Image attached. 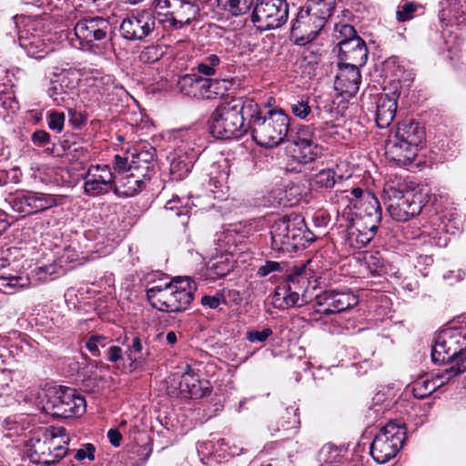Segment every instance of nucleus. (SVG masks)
I'll return each mask as SVG.
<instances>
[{
    "label": "nucleus",
    "mask_w": 466,
    "mask_h": 466,
    "mask_svg": "<svg viewBox=\"0 0 466 466\" xmlns=\"http://www.w3.org/2000/svg\"><path fill=\"white\" fill-rule=\"evenodd\" d=\"M339 66H362L368 58V49L361 38L341 39L339 43Z\"/></svg>",
    "instance_id": "18"
},
{
    "label": "nucleus",
    "mask_w": 466,
    "mask_h": 466,
    "mask_svg": "<svg viewBox=\"0 0 466 466\" xmlns=\"http://www.w3.org/2000/svg\"><path fill=\"white\" fill-rule=\"evenodd\" d=\"M290 110L295 116L300 119L306 118L311 111L309 105V97H301L300 99L295 100L290 104Z\"/></svg>",
    "instance_id": "44"
},
{
    "label": "nucleus",
    "mask_w": 466,
    "mask_h": 466,
    "mask_svg": "<svg viewBox=\"0 0 466 466\" xmlns=\"http://www.w3.org/2000/svg\"><path fill=\"white\" fill-rule=\"evenodd\" d=\"M105 352L106 354L107 360L111 362H116L123 358L121 348L116 345H108Z\"/></svg>",
    "instance_id": "53"
},
{
    "label": "nucleus",
    "mask_w": 466,
    "mask_h": 466,
    "mask_svg": "<svg viewBox=\"0 0 466 466\" xmlns=\"http://www.w3.org/2000/svg\"><path fill=\"white\" fill-rule=\"evenodd\" d=\"M289 117L281 109L268 110L251 122L252 137L258 145L274 147L288 136Z\"/></svg>",
    "instance_id": "4"
},
{
    "label": "nucleus",
    "mask_w": 466,
    "mask_h": 466,
    "mask_svg": "<svg viewBox=\"0 0 466 466\" xmlns=\"http://www.w3.org/2000/svg\"><path fill=\"white\" fill-rule=\"evenodd\" d=\"M198 73L204 76H213L215 74V68L208 65L206 61L198 65Z\"/></svg>",
    "instance_id": "62"
},
{
    "label": "nucleus",
    "mask_w": 466,
    "mask_h": 466,
    "mask_svg": "<svg viewBox=\"0 0 466 466\" xmlns=\"http://www.w3.org/2000/svg\"><path fill=\"white\" fill-rule=\"evenodd\" d=\"M84 193L89 197L115 193L116 176L108 165H91L85 175Z\"/></svg>",
    "instance_id": "14"
},
{
    "label": "nucleus",
    "mask_w": 466,
    "mask_h": 466,
    "mask_svg": "<svg viewBox=\"0 0 466 466\" xmlns=\"http://www.w3.org/2000/svg\"><path fill=\"white\" fill-rule=\"evenodd\" d=\"M310 261L295 266L287 276V286L278 289L274 295V303L279 308L300 307L307 302L299 297V291L307 287L313 270L309 268Z\"/></svg>",
    "instance_id": "8"
},
{
    "label": "nucleus",
    "mask_w": 466,
    "mask_h": 466,
    "mask_svg": "<svg viewBox=\"0 0 466 466\" xmlns=\"http://www.w3.org/2000/svg\"><path fill=\"white\" fill-rule=\"evenodd\" d=\"M272 333L270 328H265L262 330H250L247 332L246 339L251 343L265 342Z\"/></svg>",
    "instance_id": "47"
},
{
    "label": "nucleus",
    "mask_w": 466,
    "mask_h": 466,
    "mask_svg": "<svg viewBox=\"0 0 466 466\" xmlns=\"http://www.w3.org/2000/svg\"><path fill=\"white\" fill-rule=\"evenodd\" d=\"M21 180V172L18 168H13L9 171L0 170V187L9 183L17 184Z\"/></svg>",
    "instance_id": "46"
},
{
    "label": "nucleus",
    "mask_w": 466,
    "mask_h": 466,
    "mask_svg": "<svg viewBox=\"0 0 466 466\" xmlns=\"http://www.w3.org/2000/svg\"><path fill=\"white\" fill-rule=\"evenodd\" d=\"M397 111V99L387 94L380 95L377 99L376 123L380 128L390 125Z\"/></svg>",
    "instance_id": "26"
},
{
    "label": "nucleus",
    "mask_w": 466,
    "mask_h": 466,
    "mask_svg": "<svg viewBox=\"0 0 466 466\" xmlns=\"http://www.w3.org/2000/svg\"><path fill=\"white\" fill-rule=\"evenodd\" d=\"M358 298L350 292L325 290L316 296V312L329 315L344 311L358 304Z\"/></svg>",
    "instance_id": "16"
},
{
    "label": "nucleus",
    "mask_w": 466,
    "mask_h": 466,
    "mask_svg": "<svg viewBox=\"0 0 466 466\" xmlns=\"http://www.w3.org/2000/svg\"><path fill=\"white\" fill-rule=\"evenodd\" d=\"M206 78L198 75H185L177 81L179 91L185 96L204 99Z\"/></svg>",
    "instance_id": "28"
},
{
    "label": "nucleus",
    "mask_w": 466,
    "mask_h": 466,
    "mask_svg": "<svg viewBox=\"0 0 466 466\" xmlns=\"http://www.w3.org/2000/svg\"><path fill=\"white\" fill-rule=\"evenodd\" d=\"M377 228L378 227H370L367 222L350 218L347 242L353 248H362L372 239Z\"/></svg>",
    "instance_id": "22"
},
{
    "label": "nucleus",
    "mask_w": 466,
    "mask_h": 466,
    "mask_svg": "<svg viewBox=\"0 0 466 466\" xmlns=\"http://www.w3.org/2000/svg\"><path fill=\"white\" fill-rule=\"evenodd\" d=\"M198 379L190 372H185L179 381V389L182 392L190 394L191 396H198Z\"/></svg>",
    "instance_id": "41"
},
{
    "label": "nucleus",
    "mask_w": 466,
    "mask_h": 466,
    "mask_svg": "<svg viewBox=\"0 0 466 466\" xmlns=\"http://www.w3.org/2000/svg\"><path fill=\"white\" fill-rule=\"evenodd\" d=\"M128 350V358L134 361L142 362L148 356L147 350L145 353L143 352V344L138 337L132 339Z\"/></svg>",
    "instance_id": "43"
},
{
    "label": "nucleus",
    "mask_w": 466,
    "mask_h": 466,
    "mask_svg": "<svg viewBox=\"0 0 466 466\" xmlns=\"http://www.w3.org/2000/svg\"><path fill=\"white\" fill-rule=\"evenodd\" d=\"M293 157L299 162H309L315 159L319 153V148L310 138L306 129H300L292 140Z\"/></svg>",
    "instance_id": "23"
},
{
    "label": "nucleus",
    "mask_w": 466,
    "mask_h": 466,
    "mask_svg": "<svg viewBox=\"0 0 466 466\" xmlns=\"http://www.w3.org/2000/svg\"><path fill=\"white\" fill-rule=\"evenodd\" d=\"M162 54L157 46H150L141 51L138 59L142 64H152L159 60Z\"/></svg>",
    "instance_id": "45"
},
{
    "label": "nucleus",
    "mask_w": 466,
    "mask_h": 466,
    "mask_svg": "<svg viewBox=\"0 0 466 466\" xmlns=\"http://www.w3.org/2000/svg\"><path fill=\"white\" fill-rule=\"evenodd\" d=\"M205 61L215 68L219 64V57L217 55H210L208 56Z\"/></svg>",
    "instance_id": "64"
},
{
    "label": "nucleus",
    "mask_w": 466,
    "mask_h": 466,
    "mask_svg": "<svg viewBox=\"0 0 466 466\" xmlns=\"http://www.w3.org/2000/svg\"><path fill=\"white\" fill-rule=\"evenodd\" d=\"M232 269L230 262L222 258L215 262H209L208 264V276L210 278H221L226 276Z\"/></svg>",
    "instance_id": "39"
},
{
    "label": "nucleus",
    "mask_w": 466,
    "mask_h": 466,
    "mask_svg": "<svg viewBox=\"0 0 466 466\" xmlns=\"http://www.w3.org/2000/svg\"><path fill=\"white\" fill-rule=\"evenodd\" d=\"M95 447L92 444H85L82 448L76 451L75 458L78 461L85 459L94 460Z\"/></svg>",
    "instance_id": "50"
},
{
    "label": "nucleus",
    "mask_w": 466,
    "mask_h": 466,
    "mask_svg": "<svg viewBox=\"0 0 466 466\" xmlns=\"http://www.w3.org/2000/svg\"><path fill=\"white\" fill-rule=\"evenodd\" d=\"M157 10H166L158 20L168 29H181L194 21L199 14L198 5L190 0H155Z\"/></svg>",
    "instance_id": "10"
},
{
    "label": "nucleus",
    "mask_w": 466,
    "mask_h": 466,
    "mask_svg": "<svg viewBox=\"0 0 466 466\" xmlns=\"http://www.w3.org/2000/svg\"><path fill=\"white\" fill-rule=\"evenodd\" d=\"M232 102H238L240 104L239 115L244 117L246 115L249 117V124L251 125L252 120L258 116H263L262 113L258 110V106L252 99H245L242 98H232Z\"/></svg>",
    "instance_id": "38"
},
{
    "label": "nucleus",
    "mask_w": 466,
    "mask_h": 466,
    "mask_svg": "<svg viewBox=\"0 0 466 466\" xmlns=\"http://www.w3.org/2000/svg\"><path fill=\"white\" fill-rule=\"evenodd\" d=\"M339 34L342 39L360 38L358 35H356L354 27L350 25H340Z\"/></svg>",
    "instance_id": "58"
},
{
    "label": "nucleus",
    "mask_w": 466,
    "mask_h": 466,
    "mask_svg": "<svg viewBox=\"0 0 466 466\" xmlns=\"http://www.w3.org/2000/svg\"><path fill=\"white\" fill-rule=\"evenodd\" d=\"M431 358L434 362H451L449 368L437 372V380H451L466 371V329L440 335L432 347Z\"/></svg>",
    "instance_id": "1"
},
{
    "label": "nucleus",
    "mask_w": 466,
    "mask_h": 466,
    "mask_svg": "<svg viewBox=\"0 0 466 466\" xmlns=\"http://www.w3.org/2000/svg\"><path fill=\"white\" fill-rule=\"evenodd\" d=\"M78 76L76 72L66 71L62 75L60 88L74 89L78 84Z\"/></svg>",
    "instance_id": "48"
},
{
    "label": "nucleus",
    "mask_w": 466,
    "mask_h": 466,
    "mask_svg": "<svg viewBox=\"0 0 466 466\" xmlns=\"http://www.w3.org/2000/svg\"><path fill=\"white\" fill-rule=\"evenodd\" d=\"M4 278L6 279L5 277ZM7 279L10 280L9 285L13 287L18 286L21 288H25L29 285L28 279H24L22 277H9Z\"/></svg>",
    "instance_id": "63"
},
{
    "label": "nucleus",
    "mask_w": 466,
    "mask_h": 466,
    "mask_svg": "<svg viewBox=\"0 0 466 466\" xmlns=\"http://www.w3.org/2000/svg\"><path fill=\"white\" fill-rule=\"evenodd\" d=\"M43 438L50 446L52 452L61 460L67 452L69 438L66 436V429L63 427H50L43 434Z\"/></svg>",
    "instance_id": "27"
},
{
    "label": "nucleus",
    "mask_w": 466,
    "mask_h": 466,
    "mask_svg": "<svg viewBox=\"0 0 466 466\" xmlns=\"http://www.w3.org/2000/svg\"><path fill=\"white\" fill-rule=\"evenodd\" d=\"M342 179L341 175H337L331 168L322 169L314 176L313 185L319 188L329 189Z\"/></svg>",
    "instance_id": "34"
},
{
    "label": "nucleus",
    "mask_w": 466,
    "mask_h": 466,
    "mask_svg": "<svg viewBox=\"0 0 466 466\" xmlns=\"http://www.w3.org/2000/svg\"><path fill=\"white\" fill-rule=\"evenodd\" d=\"M406 431L402 425L389 422L374 437L370 445V455L378 463L383 464L394 458L405 440Z\"/></svg>",
    "instance_id": "9"
},
{
    "label": "nucleus",
    "mask_w": 466,
    "mask_h": 466,
    "mask_svg": "<svg viewBox=\"0 0 466 466\" xmlns=\"http://www.w3.org/2000/svg\"><path fill=\"white\" fill-rule=\"evenodd\" d=\"M196 286L189 278H178L165 286H153L147 290V299L160 311L184 310L193 300Z\"/></svg>",
    "instance_id": "3"
},
{
    "label": "nucleus",
    "mask_w": 466,
    "mask_h": 466,
    "mask_svg": "<svg viewBox=\"0 0 466 466\" xmlns=\"http://www.w3.org/2000/svg\"><path fill=\"white\" fill-rule=\"evenodd\" d=\"M254 0H218V6L233 15L246 14L253 5Z\"/></svg>",
    "instance_id": "35"
},
{
    "label": "nucleus",
    "mask_w": 466,
    "mask_h": 466,
    "mask_svg": "<svg viewBox=\"0 0 466 466\" xmlns=\"http://www.w3.org/2000/svg\"><path fill=\"white\" fill-rule=\"evenodd\" d=\"M9 204L15 212L28 216L55 207L57 201L52 195L25 192L11 196Z\"/></svg>",
    "instance_id": "15"
},
{
    "label": "nucleus",
    "mask_w": 466,
    "mask_h": 466,
    "mask_svg": "<svg viewBox=\"0 0 466 466\" xmlns=\"http://www.w3.org/2000/svg\"><path fill=\"white\" fill-rule=\"evenodd\" d=\"M448 381L449 380H446V379L437 380V373L431 377L428 375L422 376L412 383V393L414 397L423 399Z\"/></svg>",
    "instance_id": "30"
},
{
    "label": "nucleus",
    "mask_w": 466,
    "mask_h": 466,
    "mask_svg": "<svg viewBox=\"0 0 466 466\" xmlns=\"http://www.w3.org/2000/svg\"><path fill=\"white\" fill-rule=\"evenodd\" d=\"M63 89L64 88L59 87V85L56 84L48 90L50 97H52L54 102L58 106L61 105L65 100V97L62 96L61 93Z\"/></svg>",
    "instance_id": "57"
},
{
    "label": "nucleus",
    "mask_w": 466,
    "mask_h": 466,
    "mask_svg": "<svg viewBox=\"0 0 466 466\" xmlns=\"http://www.w3.org/2000/svg\"><path fill=\"white\" fill-rule=\"evenodd\" d=\"M395 137L403 141V143L410 145V154L411 152L419 151V147L424 140L425 132L419 123L406 120L399 125Z\"/></svg>",
    "instance_id": "24"
},
{
    "label": "nucleus",
    "mask_w": 466,
    "mask_h": 466,
    "mask_svg": "<svg viewBox=\"0 0 466 466\" xmlns=\"http://www.w3.org/2000/svg\"><path fill=\"white\" fill-rule=\"evenodd\" d=\"M385 154L390 161L397 163L398 166L404 167L415 159L418 151L411 152L410 155V145L403 143L394 136L387 141Z\"/></svg>",
    "instance_id": "25"
},
{
    "label": "nucleus",
    "mask_w": 466,
    "mask_h": 466,
    "mask_svg": "<svg viewBox=\"0 0 466 466\" xmlns=\"http://www.w3.org/2000/svg\"><path fill=\"white\" fill-rule=\"evenodd\" d=\"M238 102L225 101L214 110L210 118V131L221 139L239 137L246 132L244 117L239 115Z\"/></svg>",
    "instance_id": "7"
},
{
    "label": "nucleus",
    "mask_w": 466,
    "mask_h": 466,
    "mask_svg": "<svg viewBox=\"0 0 466 466\" xmlns=\"http://www.w3.org/2000/svg\"><path fill=\"white\" fill-rule=\"evenodd\" d=\"M166 210L176 211V216L183 218L181 219L182 224H186V218L188 217L191 208L187 203L182 204L179 198H174L167 202L165 206Z\"/></svg>",
    "instance_id": "42"
},
{
    "label": "nucleus",
    "mask_w": 466,
    "mask_h": 466,
    "mask_svg": "<svg viewBox=\"0 0 466 466\" xmlns=\"http://www.w3.org/2000/svg\"><path fill=\"white\" fill-rule=\"evenodd\" d=\"M231 85V82L227 79L206 78L204 99H215L225 96Z\"/></svg>",
    "instance_id": "32"
},
{
    "label": "nucleus",
    "mask_w": 466,
    "mask_h": 466,
    "mask_svg": "<svg viewBox=\"0 0 466 466\" xmlns=\"http://www.w3.org/2000/svg\"><path fill=\"white\" fill-rule=\"evenodd\" d=\"M107 437L109 439L110 443L115 447H118L120 445L122 436L117 430L110 429L107 432Z\"/></svg>",
    "instance_id": "61"
},
{
    "label": "nucleus",
    "mask_w": 466,
    "mask_h": 466,
    "mask_svg": "<svg viewBox=\"0 0 466 466\" xmlns=\"http://www.w3.org/2000/svg\"><path fill=\"white\" fill-rule=\"evenodd\" d=\"M111 339L104 335L93 334L86 341V347L89 352L94 356H100L101 350L106 349L110 343Z\"/></svg>",
    "instance_id": "37"
},
{
    "label": "nucleus",
    "mask_w": 466,
    "mask_h": 466,
    "mask_svg": "<svg viewBox=\"0 0 466 466\" xmlns=\"http://www.w3.org/2000/svg\"><path fill=\"white\" fill-rule=\"evenodd\" d=\"M109 24L106 19L93 17L83 19L75 26L76 36L84 43L91 44L106 37Z\"/></svg>",
    "instance_id": "20"
},
{
    "label": "nucleus",
    "mask_w": 466,
    "mask_h": 466,
    "mask_svg": "<svg viewBox=\"0 0 466 466\" xmlns=\"http://www.w3.org/2000/svg\"><path fill=\"white\" fill-rule=\"evenodd\" d=\"M280 269V264L276 261H267L264 265H262L258 270V274L261 277H265L271 272L279 271Z\"/></svg>",
    "instance_id": "55"
},
{
    "label": "nucleus",
    "mask_w": 466,
    "mask_h": 466,
    "mask_svg": "<svg viewBox=\"0 0 466 466\" xmlns=\"http://www.w3.org/2000/svg\"><path fill=\"white\" fill-rule=\"evenodd\" d=\"M222 302H225V300L219 294L215 296H204L201 299V303L209 309H217Z\"/></svg>",
    "instance_id": "52"
},
{
    "label": "nucleus",
    "mask_w": 466,
    "mask_h": 466,
    "mask_svg": "<svg viewBox=\"0 0 466 466\" xmlns=\"http://www.w3.org/2000/svg\"><path fill=\"white\" fill-rule=\"evenodd\" d=\"M289 17L286 0H257L251 21L259 30L276 29L283 25Z\"/></svg>",
    "instance_id": "12"
},
{
    "label": "nucleus",
    "mask_w": 466,
    "mask_h": 466,
    "mask_svg": "<svg viewBox=\"0 0 466 466\" xmlns=\"http://www.w3.org/2000/svg\"><path fill=\"white\" fill-rule=\"evenodd\" d=\"M43 273L48 275L49 279H53L54 278L52 277V275L56 273V267L53 265H48L39 268L36 271V276L39 280H45V278L42 277Z\"/></svg>",
    "instance_id": "60"
},
{
    "label": "nucleus",
    "mask_w": 466,
    "mask_h": 466,
    "mask_svg": "<svg viewBox=\"0 0 466 466\" xmlns=\"http://www.w3.org/2000/svg\"><path fill=\"white\" fill-rule=\"evenodd\" d=\"M368 270L372 275H381L385 272V265L382 257L378 251H367L363 258Z\"/></svg>",
    "instance_id": "36"
},
{
    "label": "nucleus",
    "mask_w": 466,
    "mask_h": 466,
    "mask_svg": "<svg viewBox=\"0 0 466 466\" xmlns=\"http://www.w3.org/2000/svg\"><path fill=\"white\" fill-rule=\"evenodd\" d=\"M334 86L342 96L352 97L357 94L361 80L359 66H339Z\"/></svg>",
    "instance_id": "21"
},
{
    "label": "nucleus",
    "mask_w": 466,
    "mask_h": 466,
    "mask_svg": "<svg viewBox=\"0 0 466 466\" xmlns=\"http://www.w3.org/2000/svg\"><path fill=\"white\" fill-rule=\"evenodd\" d=\"M150 178V174L142 173L137 167L129 165L127 173L116 177L115 194L132 197L139 193Z\"/></svg>",
    "instance_id": "19"
},
{
    "label": "nucleus",
    "mask_w": 466,
    "mask_h": 466,
    "mask_svg": "<svg viewBox=\"0 0 466 466\" xmlns=\"http://www.w3.org/2000/svg\"><path fill=\"white\" fill-rule=\"evenodd\" d=\"M218 445V451H226L231 456L239 455L243 452V448H239L236 444L229 445L225 440H220Z\"/></svg>",
    "instance_id": "51"
},
{
    "label": "nucleus",
    "mask_w": 466,
    "mask_h": 466,
    "mask_svg": "<svg viewBox=\"0 0 466 466\" xmlns=\"http://www.w3.org/2000/svg\"><path fill=\"white\" fill-rule=\"evenodd\" d=\"M354 212L350 218L367 222L370 227H378L381 220V209L378 198L370 192H364L360 187L350 191Z\"/></svg>",
    "instance_id": "13"
},
{
    "label": "nucleus",
    "mask_w": 466,
    "mask_h": 466,
    "mask_svg": "<svg viewBox=\"0 0 466 466\" xmlns=\"http://www.w3.org/2000/svg\"><path fill=\"white\" fill-rule=\"evenodd\" d=\"M305 233L306 225L300 215L285 216L276 220L271 227L272 248L281 252L296 251L303 246L304 239L308 240Z\"/></svg>",
    "instance_id": "6"
},
{
    "label": "nucleus",
    "mask_w": 466,
    "mask_h": 466,
    "mask_svg": "<svg viewBox=\"0 0 466 466\" xmlns=\"http://www.w3.org/2000/svg\"><path fill=\"white\" fill-rule=\"evenodd\" d=\"M334 9L333 0H308L294 20L290 35L297 45L313 41Z\"/></svg>",
    "instance_id": "2"
},
{
    "label": "nucleus",
    "mask_w": 466,
    "mask_h": 466,
    "mask_svg": "<svg viewBox=\"0 0 466 466\" xmlns=\"http://www.w3.org/2000/svg\"><path fill=\"white\" fill-rule=\"evenodd\" d=\"M39 404L46 413L65 419L80 416L86 410V400L76 390L60 386L46 390Z\"/></svg>",
    "instance_id": "5"
},
{
    "label": "nucleus",
    "mask_w": 466,
    "mask_h": 466,
    "mask_svg": "<svg viewBox=\"0 0 466 466\" xmlns=\"http://www.w3.org/2000/svg\"><path fill=\"white\" fill-rule=\"evenodd\" d=\"M170 170L173 174L178 173V177H181L189 171V167L184 161L173 160L170 165Z\"/></svg>",
    "instance_id": "56"
},
{
    "label": "nucleus",
    "mask_w": 466,
    "mask_h": 466,
    "mask_svg": "<svg viewBox=\"0 0 466 466\" xmlns=\"http://www.w3.org/2000/svg\"><path fill=\"white\" fill-rule=\"evenodd\" d=\"M49 134L43 130L35 131L32 136L34 143L39 146L46 144L49 141Z\"/></svg>",
    "instance_id": "59"
},
{
    "label": "nucleus",
    "mask_w": 466,
    "mask_h": 466,
    "mask_svg": "<svg viewBox=\"0 0 466 466\" xmlns=\"http://www.w3.org/2000/svg\"><path fill=\"white\" fill-rule=\"evenodd\" d=\"M420 5L409 1L400 3L396 12V18L399 22H406L414 17L415 13Z\"/></svg>",
    "instance_id": "40"
},
{
    "label": "nucleus",
    "mask_w": 466,
    "mask_h": 466,
    "mask_svg": "<svg viewBox=\"0 0 466 466\" xmlns=\"http://www.w3.org/2000/svg\"><path fill=\"white\" fill-rule=\"evenodd\" d=\"M154 159V149L150 148L149 150L140 151L137 153L132 154V159L130 161V166L137 167L139 171L146 174H152L153 168L151 166V162Z\"/></svg>",
    "instance_id": "33"
},
{
    "label": "nucleus",
    "mask_w": 466,
    "mask_h": 466,
    "mask_svg": "<svg viewBox=\"0 0 466 466\" xmlns=\"http://www.w3.org/2000/svg\"><path fill=\"white\" fill-rule=\"evenodd\" d=\"M155 27V18L148 11H142L124 19L120 25L122 35L128 40H141Z\"/></svg>",
    "instance_id": "17"
},
{
    "label": "nucleus",
    "mask_w": 466,
    "mask_h": 466,
    "mask_svg": "<svg viewBox=\"0 0 466 466\" xmlns=\"http://www.w3.org/2000/svg\"><path fill=\"white\" fill-rule=\"evenodd\" d=\"M384 192L388 212L394 220L405 222L420 214V196L413 191H402L395 187H390Z\"/></svg>",
    "instance_id": "11"
},
{
    "label": "nucleus",
    "mask_w": 466,
    "mask_h": 466,
    "mask_svg": "<svg viewBox=\"0 0 466 466\" xmlns=\"http://www.w3.org/2000/svg\"><path fill=\"white\" fill-rule=\"evenodd\" d=\"M19 45L29 56L36 59L44 58L49 51V46L39 35L28 37L20 35Z\"/></svg>",
    "instance_id": "31"
},
{
    "label": "nucleus",
    "mask_w": 466,
    "mask_h": 466,
    "mask_svg": "<svg viewBox=\"0 0 466 466\" xmlns=\"http://www.w3.org/2000/svg\"><path fill=\"white\" fill-rule=\"evenodd\" d=\"M65 114L54 112L49 116L48 127L49 128L61 132L64 127Z\"/></svg>",
    "instance_id": "49"
},
{
    "label": "nucleus",
    "mask_w": 466,
    "mask_h": 466,
    "mask_svg": "<svg viewBox=\"0 0 466 466\" xmlns=\"http://www.w3.org/2000/svg\"><path fill=\"white\" fill-rule=\"evenodd\" d=\"M129 165L127 157H121L120 155L115 156L114 167L119 173V176L127 173Z\"/></svg>",
    "instance_id": "54"
},
{
    "label": "nucleus",
    "mask_w": 466,
    "mask_h": 466,
    "mask_svg": "<svg viewBox=\"0 0 466 466\" xmlns=\"http://www.w3.org/2000/svg\"><path fill=\"white\" fill-rule=\"evenodd\" d=\"M45 439L36 440L30 449L31 461L39 465H50L59 461Z\"/></svg>",
    "instance_id": "29"
}]
</instances>
